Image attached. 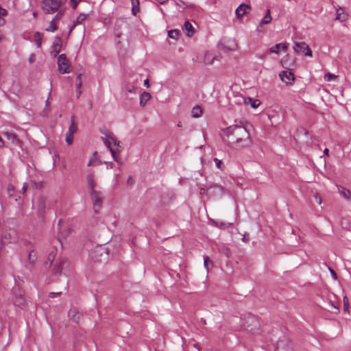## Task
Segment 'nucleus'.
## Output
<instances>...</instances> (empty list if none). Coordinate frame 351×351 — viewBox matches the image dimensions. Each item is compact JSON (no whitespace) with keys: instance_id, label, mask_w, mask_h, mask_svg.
Here are the masks:
<instances>
[{"instance_id":"nucleus-32","label":"nucleus","mask_w":351,"mask_h":351,"mask_svg":"<svg viewBox=\"0 0 351 351\" xmlns=\"http://www.w3.org/2000/svg\"><path fill=\"white\" fill-rule=\"evenodd\" d=\"M168 36L173 39H178L179 36V31L177 29H171L168 32Z\"/></svg>"},{"instance_id":"nucleus-13","label":"nucleus","mask_w":351,"mask_h":351,"mask_svg":"<svg viewBox=\"0 0 351 351\" xmlns=\"http://www.w3.org/2000/svg\"><path fill=\"white\" fill-rule=\"evenodd\" d=\"M68 316L76 323H78L81 318V314L75 308H71L68 312Z\"/></svg>"},{"instance_id":"nucleus-40","label":"nucleus","mask_w":351,"mask_h":351,"mask_svg":"<svg viewBox=\"0 0 351 351\" xmlns=\"http://www.w3.org/2000/svg\"><path fill=\"white\" fill-rule=\"evenodd\" d=\"M214 161H215V165L217 167V168H219V169L222 170L223 167V163H222L221 160H220L219 159L215 158H214Z\"/></svg>"},{"instance_id":"nucleus-1","label":"nucleus","mask_w":351,"mask_h":351,"mask_svg":"<svg viewBox=\"0 0 351 351\" xmlns=\"http://www.w3.org/2000/svg\"><path fill=\"white\" fill-rule=\"evenodd\" d=\"M223 134L229 144L239 147H248L252 143L249 132L243 126L230 125L223 130Z\"/></svg>"},{"instance_id":"nucleus-44","label":"nucleus","mask_w":351,"mask_h":351,"mask_svg":"<svg viewBox=\"0 0 351 351\" xmlns=\"http://www.w3.org/2000/svg\"><path fill=\"white\" fill-rule=\"evenodd\" d=\"M8 14V12L5 9L3 8L1 5H0V16H6Z\"/></svg>"},{"instance_id":"nucleus-47","label":"nucleus","mask_w":351,"mask_h":351,"mask_svg":"<svg viewBox=\"0 0 351 351\" xmlns=\"http://www.w3.org/2000/svg\"><path fill=\"white\" fill-rule=\"evenodd\" d=\"M60 294H61V292H51V293H49V296L53 298L60 295Z\"/></svg>"},{"instance_id":"nucleus-39","label":"nucleus","mask_w":351,"mask_h":351,"mask_svg":"<svg viewBox=\"0 0 351 351\" xmlns=\"http://www.w3.org/2000/svg\"><path fill=\"white\" fill-rule=\"evenodd\" d=\"M210 263L213 264L212 261H210L209 257L207 256H204V266L206 269L207 271H208V263Z\"/></svg>"},{"instance_id":"nucleus-20","label":"nucleus","mask_w":351,"mask_h":351,"mask_svg":"<svg viewBox=\"0 0 351 351\" xmlns=\"http://www.w3.org/2000/svg\"><path fill=\"white\" fill-rule=\"evenodd\" d=\"M94 254H95V256L93 257V258L95 261H102V259L101 258H98L96 257L97 255H99V256H102L104 255V254H106V256L108 255V252L107 251V248H105V247H99L97 250H95L94 252Z\"/></svg>"},{"instance_id":"nucleus-18","label":"nucleus","mask_w":351,"mask_h":351,"mask_svg":"<svg viewBox=\"0 0 351 351\" xmlns=\"http://www.w3.org/2000/svg\"><path fill=\"white\" fill-rule=\"evenodd\" d=\"M86 180L90 192L95 191V187L96 186V184L94 180V174L93 173H90L88 175H87Z\"/></svg>"},{"instance_id":"nucleus-26","label":"nucleus","mask_w":351,"mask_h":351,"mask_svg":"<svg viewBox=\"0 0 351 351\" xmlns=\"http://www.w3.org/2000/svg\"><path fill=\"white\" fill-rule=\"evenodd\" d=\"M202 114V108L199 106H195L191 110L192 117L194 118H199Z\"/></svg>"},{"instance_id":"nucleus-4","label":"nucleus","mask_w":351,"mask_h":351,"mask_svg":"<svg viewBox=\"0 0 351 351\" xmlns=\"http://www.w3.org/2000/svg\"><path fill=\"white\" fill-rule=\"evenodd\" d=\"M70 62L69 60L66 58L65 54H60L58 57V71L60 73H69L71 71L70 69Z\"/></svg>"},{"instance_id":"nucleus-15","label":"nucleus","mask_w":351,"mask_h":351,"mask_svg":"<svg viewBox=\"0 0 351 351\" xmlns=\"http://www.w3.org/2000/svg\"><path fill=\"white\" fill-rule=\"evenodd\" d=\"M126 23L123 20H117L115 23V31H116V37L121 38L122 35V32L121 31V27L124 25H126Z\"/></svg>"},{"instance_id":"nucleus-46","label":"nucleus","mask_w":351,"mask_h":351,"mask_svg":"<svg viewBox=\"0 0 351 351\" xmlns=\"http://www.w3.org/2000/svg\"><path fill=\"white\" fill-rule=\"evenodd\" d=\"M49 111V98H48L45 103V109L44 110L45 115H46Z\"/></svg>"},{"instance_id":"nucleus-24","label":"nucleus","mask_w":351,"mask_h":351,"mask_svg":"<svg viewBox=\"0 0 351 351\" xmlns=\"http://www.w3.org/2000/svg\"><path fill=\"white\" fill-rule=\"evenodd\" d=\"M86 19V14H80L77 16V18L76 19L75 21H74L73 25L71 27V28H70V29H69V33H71V32L73 31V29H74V27H75L77 25H78V24H80V23H82L84 21H85V19Z\"/></svg>"},{"instance_id":"nucleus-21","label":"nucleus","mask_w":351,"mask_h":351,"mask_svg":"<svg viewBox=\"0 0 351 351\" xmlns=\"http://www.w3.org/2000/svg\"><path fill=\"white\" fill-rule=\"evenodd\" d=\"M151 99L150 93L147 92H143L140 96V105L145 106L147 102Z\"/></svg>"},{"instance_id":"nucleus-36","label":"nucleus","mask_w":351,"mask_h":351,"mask_svg":"<svg viewBox=\"0 0 351 351\" xmlns=\"http://www.w3.org/2000/svg\"><path fill=\"white\" fill-rule=\"evenodd\" d=\"M343 311H348L349 310V301L347 296H344L343 298Z\"/></svg>"},{"instance_id":"nucleus-31","label":"nucleus","mask_w":351,"mask_h":351,"mask_svg":"<svg viewBox=\"0 0 351 351\" xmlns=\"http://www.w3.org/2000/svg\"><path fill=\"white\" fill-rule=\"evenodd\" d=\"M62 264L63 262H59L56 263L54 267H53V273L56 274H59L61 273L62 269Z\"/></svg>"},{"instance_id":"nucleus-7","label":"nucleus","mask_w":351,"mask_h":351,"mask_svg":"<svg viewBox=\"0 0 351 351\" xmlns=\"http://www.w3.org/2000/svg\"><path fill=\"white\" fill-rule=\"evenodd\" d=\"M280 80L286 84H291L295 80L294 75L292 72L289 71H283L279 74Z\"/></svg>"},{"instance_id":"nucleus-23","label":"nucleus","mask_w":351,"mask_h":351,"mask_svg":"<svg viewBox=\"0 0 351 351\" xmlns=\"http://www.w3.org/2000/svg\"><path fill=\"white\" fill-rule=\"evenodd\" d=\"M77 130V125L75 123V116L71 117V124L67 133L74 134Z\"/></svg>"},{"instance_id":"nucleus-11","label":"nucleus","mask_w":351,"mask_h":351,"mask_svg":"<svg viewBox=\"0 0 351 351\" xmlns=\"http://www.w3.org/2000/svg\"><path fill=\"white\" fill-rule=\"evenodd\" d=\"M294 60L291 58L289 55L285 56L281 60L282 66L287 70H291V67L294 66Z\"/></svg>"},{"instance_id":"nucleus-62","label":"nucleus","mask_w":351,"mask_h":351,"mask_svg":"<svg viewBox=\"0 0 351 351\" xmlns=\"http://www.w3.org/2000/svg\"><path fill=\"white\" fill-rule=\"evenodd\" d=\"M4 24V20L1 19V16H0V25H2Z\"/></svg>"},{"instance_id":"nucleus-16","label":"nucleus","mask_w":351,"mask_h":351,"mask_svg":"<svg viewBox=\"0 0 351 351\" xmlns=\"http://www.w3.org/2000/svg\"><path fill=\"white\" fill-rule=\"evenodd\" d=\"M271 19H272V18H271V16L270 10L268 9L266 11V14H265V16L262 19L259 25L258 26L257 29L259 31L260 27L263 25H267V24H269V23H271Z\"/></svg>"},{"instance_id":"nucleus-22","label":"nucleus","mask_w":351,"mask_h":351,"mask_svg":"<svg viewBox=\"0 0 351 351\" xmlns=\"http://www.w3.org/2000/svg\"><path fill=\"white\" fill-rule=\"evenodd\" d=\"M13 302L14 305L20 308H23L26 303L25 298L21 295L15 297Z\"/></svg>"},{"instance_id":"nucleus-3","label":"nucleus","mask_w":351,"mask_h":351,"mask_svg":"<svg viewBox=\"0 0 351 351\" xmlns=\"http://www.w3.org/2000/svg\"><path fill=\"white\" fill-rule=\"evenodd\" d=\"M104 144L108 148H109L113 159L116 162L121 163V157L119 156V154H118L119 152V150L118 149V148L113 149L112 147V145L116 144V138L112 135H107L106 138L104 140Z\"/></svg>"},{"instance_id":"nucleus-43","label":"nucleus","mask_w":351,"mask_h":351,"mask_svg":"<svg viewBox=\"0 0 351 351\" xmlns=\"http://www.w3.org/2000/svg\"><path fill=\"white\" fill-rule=\"evenodd\" d=\"M62 12H59L56 16L55 17L52 19V21H54L55 23H56L57 21H58L61 17L62 16Z\"/></svg>"},{"instance_id":"nucleus-42","label":"nucleus","mask_w":351,"mask_h":351,"mask_svg":"<svg viewBox=\"0 0 351 351\" xmlns=\"http://www.w3.org/2000/svg\"><path fill=\"white\" fill-rule=\"evenodd\" d=\"M55 256L56 255L53 252H51L49 254L47 260L49 262V265H51V263H53V260L55 259Z\"/></svg>"},{"instance_id":"nucleus-64","label":"nucleus","mask_w":351,"mask_h":351,"mask_svg":"<svg viewBox=\"0 0 351 351\" xmlns=\"http://www.w3.org/2000/svg\"><path fill=\"white\" fill-rule=\"evenodd\" d=\"M81 90H77V97H79L80 95H81Z\"/></svg>"},{"instance_id":"nucleus-59","label":"nucleus","mask_w":351,"mask_h":351,"mask_svg":"<svg viewBox=\"0 0 351 351\" xmlns=\"http://www.w3.org/2000/svg\"><path fill=\"white\" fill-rule=\"evenodd\" d=\"M160 4L165 3L167 0H156Z\"/></svg>"},{"instance_id":"nucleus-51","label":"nucleus","mask_w":351,"mask_h":351,"mask_svg":"<svg viewBox=\"0 0 351 351\" xmlns=\"http://www.w3.org/2000/svg\"><path fill=\"white\" fill-rule=\"evenodd\" d=\"M128 184L132 185L134 184V180L132 176H129L127 181Z\"/></svg>"},{"instance_id":"nucleus-63","label":"nucleus","mask_w":351,"mask_h":351,"mask_svg":"<svg viewBox=\"0 0 351 351\" xmlns=\"http://www.w3.org/2000/svg\"><path fill=\"white\" fill-rule=\"evenodd\" d=\"M8 191H14V186L12 185H10L8 186Z\"/></svg>"},{"instance_id":"nucleus-2","label":"nucleus","mask_w":351,"mask_h":351,"mask_svg":"<svg viewBox=\"0 0 351 351\" xmlns=\"http://www.w3.org/2000/svg\"><path fill=\"white\" fill-rule=\"evenodd\" d=\"M62 3V1L43 0L42 1V9L45 14H53L58 11Z\"/></svg>"},{"instance_id":"nucleus-8","label":"nucleus","mask_w":351,"mask_h":351,"mask_svg":"<svg viewBox=\"0 0 351 351\" xmlns=\"http://www.w3.org/2000/svg\"><path fill=\"white\" fill-rule=\"evenodd\" d=\"M62 48V40L60 37L57 36L55 38L53 45L51 55L53 57H56Z\"/></svg>"},{"instance_id":"nucleus-30","label":"nucleus","mask_w":351,"mask_h":351,"mask_svg":"<svg viewBox=\"0 0 351 351\" xmlns=\"http://www.w3.org/2000/svg\"><path fill=\"white\" fill-rule=\"evenodd\" d=\"M16 232L14 230H10L9 232H5L3 235V238L5 239H10L9 242H12L15 241Z\"/></svg>"},{"instance_id":"nucleus-19","label":"nucleus","mask_w":351,"mask_h":351,"mask_svg":"<svg viewBox=\"0 0 351 351\" xmlns=\"http://www.w3.org/2000/svg\"><path fill=\"white\" fill-rule=\"evenodd\" d=\"M348 19L347 14L345 13L344 10L341 8L337 9L336 12V20H339L341 22L346 21Z\"/></svg>"},{"instance_id":"nucleus-34","label":"nucleus","mask_w":351,"mask_h":351,"mask_svg":"<svg viewBox=\"0 0 351 351\" xmlns=\"http://www.w3.org/2000/svg\"><path fill=\"white\" fill-rule=\"evenodd\" d=\"M248 100L250 102L251 106L254 108H257L260 105V101L258 99H253L250 97H248Z\"/></svg>"},{"instance_id":"nucleus-17","label":"nucleus","mask_w":351,"mask_h":351,"mask_svg":"<svg viewBox=\"0 0 351 351\" xmlns=\"http://www.w3.org/2000/svg\"><path fill=\"white\" fill-rule=\"evenodd\" d=\"M338 191L347 201L351 202V191L349 189L339 186Z\"/></svg>"},{"instance_id":"nucleus-33","label":"nucleus","mask_w":351,"mask_h":351,"mask_svg":"<svg viewBox=\"0 0 351 351\" xmlns=\"http://www.w3.org/2000/svg\"><path fill=\"white\" fill-rule=\"evenodd\" d=\"M219 250L222 254H225L226 256V257H228V258L230 257L231 255L230 250L226 245L221 246Z\"/></svg>"},{"instance_id":"nucleus-49","label":"nucleus","mask_w":351,"mask_h":351,"mask_svg":"<svg viewBox=\"0 0 351 351\" xmlns=\"http://www.w3.org/2000/svg\"><path fill=\"white\" fill-rule=\"evenodd\" d=\"M105 164L108 169H112L114 167V164L112 162H105Z\"/></svg>"},{"instance_id":"nucleus-52","label":"nucleus","mask_w":351,"mask_h":351,"mask_svg":"<svg viewBox=\"0 0 351 351\" xmlns=\"http://www.w3.org/2000/svg\"><path fill=\"white\" fill-rule=\"evenodd\" d=\"M315 198L317 201L318 204H320L322 203L321 197L319 195H315Z\"/></svg>"},{"instance_id":"nucleus-35","label":"nucleus","mask_w":351,"mask_h":351,"mask_svg":"<svg viewBox=\"0 0 351 351\" xmlns=\"http://www.w3.org/2000/svg\"><path fill=\"white\" fill-rule=\"evenodd\" d=\"M57 29V27L56 25V23L54 21H51L50 22L49 26L46 28L47 32H55Z\"/></svg>"},{"instance_id":"nucleus-45","label":"nucleus","mask_w":351,"mask_h":351,"mask_svg":"<svg viewBox=\"0 0 351 351\" xmlns=\"http://www.w3.org/2000/svg\"><path fill=\"white\" fill-rule=\"evenodd\" d=\"M81 0H71V5H72V8L73 9H75L78 3Z\"/></svg>"},{"instance_id":"nucleus-14","label":"nucleus","mask_w":351,"mask_h":351,"mask_svg":"<svg viewBox=\"0 0 351 351\" xmlns=\"http://www.w3.org/2000/svg\"><path fill=\"white\" fill-rule=\"evenodd\" d=\"M216 58L217 57L213 53L210 52H206L204 56L203 62L204 64L207 65L212 64L214 62Z\"/></svg>"},{"instance_id":"nucleus-41","label":"nucleus","mask_w":351,"mask_h":351,"mask_svg":"<svg viewBox=\"0 0 351 351\" xmlns=\"http://www.w3.org/2000/svg\"><path fill=\"white\" fill-rule=\"evenodd\" d=\"M34 252L32 251L29 253L28 259L32 265H33L35 262V255H33Z\"/></svg>"},{"instance_id":"nucleus-29","label":"nucleus","mask_w":351,"mask_h":351,"mask_svg":"<svg viewBox=\"0 0 351 351\" xmlns=\"http://www.w3.org/2000/svg\"><path fill=\"white\" fill-rule=\"evenodd\" d=\"M184 29L187 32L188 36H191L194 33V28L191 23L189 21H186L184 23Z\"/></svg>"},{"instance_id":"nucleus-25","label":"nucleus","mask_w":351,"mask_h":351,"mask_svg":"<svg viewBox=\"0 0 351 351\" xmlns=\"http://www.w3.org/2000/svg\"><path fill=\"white\" fill-rule=\"evenodd\" d=\"M3 134L8 138V140L10 141L12 143H14L16 141H19L16 135L13 132H3Z\"/></svg>"},{"instance_id":"nucleus-28","label":"nucleus","mask_w":351,"mask_h":351,"mask_svg":"<svg viewBox=\"0 0 351 351\" xmlns=\"http://www.w3.org/2000/svg\"><path fill=\"white\" fill-rule=\"evenodd\" d=\"M34 38L36 47L40 48L42 45L43 35L39 32H36L34 34Z\"/></svg>"},{"instance_id":"nucleus-38","label":"nucleus","mask_w":351,"mask_h":351,"mask_svg":"<svg viewBox=\"0 0 351 351\" xmlns=\"http://www.w3.org/2000/svg\"><path fill=\"white\" fill-rule=\"evenodd\" d=\"M337 75H334V74H332V73H326V74L325 75V76H324V79H325L326 81H328V82H330V81H331L332 80L335 79V78H337Z\"/></svg>"},{"instance_id":"nucleus-10","label":"nucleus","mask_w":351,"mask_h":351,"mask_svg":"<svg viewBox=\"0 0 351 351\" xmlns=\"http://www.w3.org/2000/svg\"><path fill=\"white\" fill-rule=\"evenodd\" d=\"M251 10V7L247 4H241L236 9V14L238 19H241L245 14L248 13V12Z\"/></svg>"},{"instance_id":"nucleus-37","label":"nucleus","mask_w":351,"mask_h":351,"mask_svg":"<svg viewBox=\"0 0 351 351\" xmlns=\"http://www.w3.org/2000/svg\"><path fill=\"white\" fill-rule=\"evenodd\" d=\"M65 141L68 145H71L73 141V134L66 133Z\"/></svg>"},{"instance_id":"nucleus-57","label":"nucleus","mask_w":351,"mask_h":351,"mask_svg":"<svg viewBox=\"0 0 351 351\" xmlns=\"http://www.w3.org/2000/svg\"><path fill=\"white\" fill-rule=\"evenodd\" d=\"M144 85L146 86L147 87H149V80L148 79H146L145 81H144Z\"/></svg>"},{"instance_id":"nucleus-27","label":"nucleus","mask_w":351,"mask_h":351,"mask_svg":"<svg viewBox=\"0 0 351 351\" xmlns=\"http://www.w3.org/2000/svg\"><path fill=\"white\" fill-rule=\"evenodd\" d=\"M132 3V12L134 15H136V14L139 12V0H131Z\"/></svg>"},{"instance_id":"nucleus-48","label":"nucleus","mask_w":351,"mask_h":351,"mask_svg":"<svg viewBox=\"0 0 351 351\" xmlns=\"http://www.w3.org/2000/svg\"><path fill=\"white\" fill-rule=\"evenodd\" d=\"M329 270H330V272L332 276L333 277V278L334 279H337V276L336 272L332 269H331L330 267H329Z\"/></svg>"},{"instance_id":"nucleus-53","label":"nucleus","mask_w":351,"mask_h":351,"mask_svg":"<svg viewBox=\"0 0 351 351\" xmlns=\"http://www.w3.org/2000/svg\"><path fill=\"white\" fill-rule=\"evenodd\" d=\"M82 81L77 82V84H76L77 89V90H80V88L82 87Z\"/></svg>"},{"instance_id":"nucleus-54","label":"nucleus","mask_w":351,"mask_h":351,"mask_svg":"<svg viewBox=\"0 0 351 351\" xmlns=\"http://www.w3.org/2000/svg\"><path fill=\"white\" fill-rule=\"evenodd\" d=\"M114 146H117V147H121V142L117 141V139L116 138V144H114Z\"/></svg>"},{"instance_id":"nucleus-58","label":"nucleus","mask_w":351,"mask_h":351,"mask_svg":"<svg viewBox=\"0 0 351 351\" xmlns=\"http://www.w3.org/2000/svg\"><path fill=\"white\" fill-rule=\"evenodd\" d=\"M3 146H4V141H3L1 137L0 136V147H3Z\"/></svg>"},{"instance_id":"nucleus-5","label":"nucleus","mask_w":351,"mask_h":351,"mask_svg":"<svg viewBox=\"0 0 351 351\" xmlns=\"http://www.w3.org/2000/svg\"><path fill=\"white\" fill-rule=\"evenodd\" d=\"M293 49L297 53H304L305 56H312V51L310 47L304 42L295 43Z\"/></svg>"},{"instance_id":"nucleus-60","label":"nucleus","mask_w":351,"mask_h":351,"mask_svg":"<svg viewBox=\"0 0 351 351\" xmlns=\"http://www.w3.org/2000/svg\"><path fill=\"white\" fill-rule=\"evenodd\" d=\"M328 152H329L328 149L326 148V149L324 150V154L325 155H328Z\"/></svg>"},{"instance_id":"nucleus-12","label":"nucleus","mask_w":351,"mask_h":351,"mask_svg":"<svg viewBox=\"0 0 351 351\" xmlns=\"http://www.w3.org/2000/svg\"><path fill=\"white\" fill-rule=\"evenodd\" d=\"M287 49L288 46L285 43H278L270 47L269 51L271 53L278 54L280 49L287 51Z\"/></svg>"},{"instance_id":"nucleus-55","label":"nucleus","mask_w":351,"mask_h":351,"mask_svg":"<svg viewBox=\"0 0 351 351\" xmlns=\"http://www.w3.org/2000/svg\"><path fill=\"white\" fill-rule=\"evenodd\" d=\"M127 90L130 93H133L135 91V87L131 86V87L128 88V89Z\"/></svg>"},{"instance_id":"nucleus-6","label":"nucleus","mask_w":351,"mask_h":351,"mask_svg":"<svg viewBox=\"0 0 351 351\" xmlns=\"http://www.w3.org/2000/svg\"><path fill=\"white\" fill-rule=\"evenodd\" d=\"M90 195L93 203L95 211L98 212L101 206L102 198L99 191H93L90 192Z\"/></svg>"},{"instance_id":"nucleus-56","label":"nucleus","mask_w":351,"mask_h":351,"mask_svg":"<svg viewBox=\"0 0 351 351\" xmlns=\"http://www.w3.org/2000/svg\"><path fill=\"white\" fill-rule=\"evenodd\" d=\"M77 82L82 81V74L80 73L77 76V78H76Z\"/></svg>"},{"instance_id":"nucleus-50","label":"nucleus","mask_w":351,"mask_h":351,"mask_svg":"<svg viewBox=\"0 0 351 351\" xmlns=\"http://www.w3.org/2000/svg\"><path fill=\"white\" fill-rule=\"evenodd\" d=\"M180 3H177L179 6H182L183 8L185 7H191V5H186L184 1H180Z\"/></svg>"},{"instance_id":"nucleus-61","label":"nucleus","mask_w":351,"mask_h":351,"mask_svg":"<svg viewBox=\"0 0 351 351\" xmlns=\"http://www.w3.org/2000/svg\"><path fill=\"white\" fill-rule=\"evenodd\" d=\"M23 192L25 193L27 190V186L25 184L23 185L22 188Z\"/></svg>"},{"instance_id":"nucleus-9","label":"nucleus","mask_w":351,"mask_h":351,"mask_svg":"<svg viewBox=\"0 0 351 351\" xmlns=\"http://www.w3.org/2000/svg\"><path fill=\"white\" fill-rule=\"evenodd\" d=\"M207 191L210 195L218 197H221L224 193L223 188L217 184L209 186Z\"/></svg>"}]
</instances>
